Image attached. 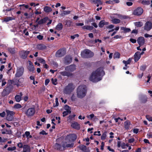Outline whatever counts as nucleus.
I'll list each match as a JSON object with an SVG mask.
<instances>
[{"mask_svg":"<svg viewBox=\"0 0 152 152\" xmlns=\"http://www.w3.org/2000/svg\"><path fill=\"white\" fill-rule=\"evenodd\" d=\"M104 75L103 67H100L92 72L90 77L89 80L94 82H97L102 80Z\"/></svg>","mask_w":152,"mask_h":152,"instance_id":"obj_1","label":"nucleus"},{"mask_svg":"<svg viewBox=\"0 0 152 152\" xmlns=\"http://www.w3.org/2000/svg\"><path fill=\"white\" fill-rule=\"evenodd\" d=\"M77 138V136L75 134H71L67 136L65 140L61 143L62 147L64 148L72 147L74 145L73 142Z\"/></svg>","mask_w":152,"mask_h":152,"instance_id":"obj_2","label":"nucleus"},{"mask_svg":"<svg viewBox=\"0 0 152 152\" xmlns=\"http://www.w3.org/2000/svg\"><path fill=\"white\" fill-rule=\"evenodd\" d=\"M86 88L85 85L79 86L77 90V97L79 98H82L84 97L86 93Z\"/></svg>","mask_w":152,"mask_h":152,"instance_id":"obj_3","label":"nucleus"},{"mask_svg":"<svg viewBox=\"0 0 152 152\" xmlns=\"http://www.w3.org/2000/svg\"><path fill=\"white\" fill-rule=\"evenodd\" d=\"M75 86L72 83H69L65 86L63 89V93L66 94H70L75 88Z\"/></svg>","mask_w":152,"mask_h":152,"instance_id":"obj_4","label":"nucleus"},{"mask_svg":"<svg viewBox=\"0 0 152 152\" xmlns=\"http://www.w3.org/2000/svg\"><path fill=\"white\" fill-rule=\"evenodd\" d=\"M6 119L8 121H12L14 120V116L15 113L8 109H6Z\"/></svg>","mask_w":152,"mask_h":152,"instance_id":"obj_5","label":"nucleus"},{"mask_svg":"<svg viewBox=\"0 0 152 152\" xmlns=\"http://www.w3.org/2000/svg\"><path fill=\"white\" fill-rule=\"evenodd\" d=\"M93 52L90 50L86 49L83 51L81 53V56L84 58H90L94 56Z\"/></svg>","mask_w":152,"mask_h":152,"instance_id":"obj_6","label":"nucleus"},{"mask_svg":"<svg viewBox=\"0 0 152 152\" xmlns=\"http://www.w3.org/2000/svg\"><path fill=\"white\" fill-rule=\"evenodd\" d=\"M24 72V68L23 66L18 67L15 74L16 77H20L22 76Z\"/></svg>","mask_w":152,"mask_h":152,"instance_id":"obj_7","label":"nucleus"},{"mask_svg":"<svg viewBox=\"0 0 152 152\" xmlns=\"http://www.w3.org/2000/svg\"><path fill=\"white\" fill-rule=\"evenodd\" d=\"M66 53V50L64 48H62L58 50L56 53V56L59 57L64 56Z\"/></svg>","mask_w":152,"mask_h":152,"instance_id":"obj_8","label":"nucleus"},{"mask_svg":"<svg viewBox=\"0 0 152 152\" xmlns=\"http://www.w3.org/2000/svg\"><path fill=\"white\" fill-rule=\"evenodd\" d=\"M143 12V9L141 7H138L134 10L133 14L134 15L140 16L141 15Z\"/></svg>","mask_w":152,"mask_h":152,"instance_id":"obj_9","label":"nucleus"},{"mask_svg":"<svg viewBox=\"0 0 152 152\" xmlns=\"http://www.w3.org/2000/svg\"><path fill=\"white\" fill-rule=\"evenodd\" d=\"M30 51L27 50H23L20 53V56L23 59H26L29 54Z\"/></svg>","mask_w":152,"mask_h":152,"instance_id":"obj_10","label":"nucleus"},{"mask_svg":"<svg viewBox=\"0 0 152 152\" xmlns=\"http://www.w3.org/2000/svg\"><path fill=\"white\" fill-rule=\"evenodd\" d=\"M35 113V109L34 108H29L26 111V114L28 116H33Z\"/></svg>","mask_w":152,"mask_h":152,"instance_id":"obj_11","label":"nucleus"},{"mask_svg":"<svg viewBox=\"0 0 152 152\" xmlns=\"http://www.w3.org/2000/svg\"><path fill=\"white\" fill-rule=\"evenodd\" d=\"M152 28V23L151 22H147L145 25L144 29L145 30L149 31Z\"/></svg>","mask_w":152,"mask_h":152,"instance_id":"obj_12","label":"nucleus"},{"mask_svg":"<svg viewBox=\"0 0 152 152\" xmlns=\"http://www.w3.org/2000/svg\"><path fill=\"white\" fill-rule=\"evenodd\" d=\"M76 69V66L74 65H71L67 66L65 68L66 71L69 72H72L75 70Z\"/></svg>","mask_w":152,"mask_h":152,"instance_id":"obj_13","label":"nucleus"},{"mask_svg":"<svg viewBox=\"0 0 152 152\" xmlns=\"http://www.w3.org/2000/svg\"><path fill=\"white\" fill-rule=\"evenodd\" d=\"M137 42L140 46L143 45L145 43V39L143 37H140L137 39Z\"/></svg>","mask_w":152,"mask_h":152,"instance_id":"obj_14","label":"nucleus"},{"mask_svg":"<svg viewBox=\"0 0 152 152\" xmlns=\"http://www.w3.org/2000/svg\"><path fill=\"white\" fill-rule=\"evenodd\" d=\"M71 126L73 128L78 130L80 128V125L76 122L72 123Z\"/></svg>","mask_w":152,"mask_h":152,"instance_id":"obj_15","label":"nucleus"},{"mask_svg":"<svg viewBox=\"0 0 152 152\" xmlns=\"http://www.w3.org/2000/svg\"><path fill=\"white\" fill-rule=\"evenodd\" d=\"M23 96L22 93L20 92L18 95H16L15 98L16 101L17 102H19L21 100V97Z\"/></svg>","mask_w":152,"mask_h":152,"instance_id":"obj_16","label":"nucleus"},{"mask_svg":"<svg viewBox=\"0 0 152 152\" xmlns=\"http://www.w3.org/2000/svg\"><path fill=\"white\" fill-rule=\"evenodd\" d=\"M29 65L28 68L30 72H33L34 70V67L32 63L30 61H28Z\"/></svg>","mask_w":152,"mask_h":152,"instance_id":"obj_17","label":"nucleus"},{"mask_svg":"<svg viewBox=\"0 0 152 152\" xmlns=\"http://www.w3.org/2000/svg\"><path fill=\"white\" fill-rule=\"evenodd\" d=\"M23 152H30V147L27 145H23Z\"/></svg>","mask_w":152,"mask_h":152,"instance_id":"obj_18","label":"nucleus"},{"mask_svg":"<svg viewBox=\"0 0 152 152\" xmlns=\"http://www.w3.org/2000/svg\"><path fill=\"white\" fill-rule=\"evenodd\" d=\"M72 60V58L69 56H66L65 58V62L67 64L70 63Z\"/></svg>","mask_w":152,"mask_h":152,"instance_id":"obj_19","label":"nucleus"},{"mask_svg":"<svg viewBox=\"0 0 152 152\" xmlns=\"http://www.w3.org/2000/svg\"><path fill=\"white\" fill-rule=\"evenodd\" d=\"M109 22H106L104 20H103L101 21L99 24V26L100 28L103 27L105 25H108Z\"/></svg>","mask_w":152,"mask_h":152,"instance_id":"obj_20","label":"nucleus"},{"mask_svg":"<svg viewBox=\"0 0 152 152\" xmlns=\"http://www.w3.org/2000/svg\"><path fill=\"white\" fill-rule=\"evenodd\" d=\"M134 61L137 62L140 58V52H136L134 55Z\"/></svg>","mask_w":152,"mask_h":152,"instance_id":"obj_21","label":"nucleus"},{"mask_svg":"<svg viewBox=\"0 0 152 152\" xmlns=\"http://www.w3.org/2000/svg\"><path fill=\"white\" fill-rule=\"evenodd\" d=\"M12 84V81L11 80H9L7 83V87L4 90L3 92V93L4 94L5 92H6L7 90V88L9 87H10L11 86V85Z\"/></svg>","mask_w":152,"mask_h":152,"instance_id":"obj_22","label":"nucleus"},{"mask_svg":"<svg viewBox=\"0 0 152 152\" xmlns=\"http://www.w3.org/2000/svg\"><path fill=\"white\" fill-rule=\"evenodd\" d=\"M37 49L39 50H43L45 49L46 47L43 44H40L37 45Z\"/></svg>","mask_w":152,"mask_h":152,"instance_id":"obj_23","label":"nucleus"},{"mask_svg":"<svg viewBox=\"0 0 152 152\" xmlns=\"http://www.w3.org/2000/svg\"><path fill=\"white\" fill-rule=\"evenodd\" d=\"M60 73L63 76H67L68 77L72 75V74L66 71L60 72Z\"/></svg>","mask_w":152,"mask_h":152,"instance_id":"obj_24","label":"nucleus"},{"mask_svg":"<svg viewBox=\"0 0 152 152\" xmlns=\"http://www.w3.org/2000/svg\"><path fill=\"white\" fill-rule=\"evenodd\" d=\"M1 133L3 134H10L11 133V131L10 129H4L1 130Z\"/></svg>","mask_w":152,"mask_h":152,"instance_id":"obj_25","label":"nucleus"},{"mask_svg":"<svg viewBox=\"0 0 152 152\" xmlns=\"http://www.w3.org/2000/svg\"><path fill=\"white\" fill-rule=\"evenodd\" d=\"M43 10L46 13H49L52 11V9L50 7L47 6L44 7Z\"/></svg>","mask_w":152,"mask_h":152,"instance_id":"obj_26","label":"nucleus"},{"mask_svg":"<svg viewBox=\"0 0 152 152\" xmlns=\"http://www.w3.org/2000/svg\"><path fill=\"white\" fill-rule=\"evenodd\" d=\"M82 28L83 29H86L91 31L93 29V27L89 26H83L82 27Z\"/></svg>","mask_w":152,"mask_h":152,"instance_id":"obj_27","label":"nucleus"},{"mask_svg":"<svg viewBox=\"0 0 152 152\" xmlns=\"http://www.w3.org/2000/svg\"><path fill=\"white\" fill-rule=\"evenodd\" d=\"M62 28L63 25L61 23H59L56 27V29L58 31L61 30Z\"/></svg>","mask_w":152,"mask_h":152,"instance_id":"obj_28","label":"nucleus"},{"mask_svg":"<svg viewBox=\"0 0 152 152\" xmlns=\"http://www.w3.org/2000/svg\"><path fill=\"white\" fill-rule=\"evenodd\" d=\"M134 25L137 27H140L143 25V23L141 22H136L134 23Z\"/></svg>","mask_w":152,"mask_h":152,"instance_id":"obj_29","label":"nucleus"},{"mask_svg":"<svg viewBox=\"0 0 152 152\" xmlns=\"http://www.w3.org/2000/svg\"><path fill=\"white\" fill-rule=\"evenodd\" d=\"M121 30H123L124 31V32H130L131 31V29L128 28H126V27H121Z\"/></svg>","mask_w":152,"mask_h":152,"instance_id":"obj_30","label":"nucleus"},{"mask_svg":"<svg viewBox=\"0 0 152 152\" xmlns=\"http://www.w3.org/2000/svg\"><path fill=\"white\" fill-rule=\"evenodd\" d=\"M130 123L129 121H126L124 122L125 128L126 129H128L129 126L130 125Z\"/></svg>","mask_w":152,"mask_h":152,"instance_id":"obj_31","label":"nucleus"},{"mask_svg":"<svg viewBox=\"0 0 152 152\" xmlns=\"http://www.w3.org/2000/svg\"><path fill=\"white\" fill-rule=\"evenodd\" d=\"M112 22L114 24H118L120 23V20L119 19L115 18L112 19Z\"/></svg>","mask_w":152,"mask_h":152,"instance_id":"obj_32","label":"nucleus"},{"mask_svg":"<svg viewBox=\"0 0 152 152\" xmlns=\"http://www.w3.org/2000/svg\"><path fill=\"white\" fill-rule=\"evenodd\" d=\"M114 15H116L117 17L120 19H126V16L125 15H123L119 14H114Z\"/></svg>","mask_w":152,"mask_h":152,"instance_id":"obj_33","label":"nucleus"},{"mask_svg":"<svg viewBox=\"0 0 152 152\" xmlns=\"http://www.w3.org/2000/svg\"><path fill=\"white\" fill-rule=\"evenodd\" d=\"M70 11H64L61 13V15L62 16H64L66 15L69 14L70 13Z\"/></svg>","mask_w":152,"mask_h":152,"instance_id":"obj_34","label":"nucleus"},{"mask_svg":"<svg viewBox=\"0 0 152 152\" xmlns=\"http://www.w3.org/2000/svg\"><path fill=\"white\" fill-rule=\"evenodd\" d=\"M14 19L12 17H7L4 19V21L6 22H7L9 21L12 20Z\"/></svg>","mask_w":152,"mask_h":152,"instance_id":"obj_35","label":"nucleus"},{"mask_svg":"<svg viewBox=\"0 0 152 152\" xmlns=\"http://www.w3.org/2000/svg\"><path fill=\"white\" fill-rule=\"evenodd\" d=\"M65 22V25H66L67 27H70L71 23H72V21L69 20H66Z\"/></svg>","mask_w":152,"mask_h":152,"instance_id":"obj_36","label":"nucleus"},{"mask_svg":"<svg viewBox=\"0 0 152 152\" xmlns=\"http://www.w3.org/2000/svg\"><path fill=\"white\" fill-rule=\"evenodd\" d=\"M120 54L118 52H115L114 54L113 58H120Z\"/></svg>","mask_w":152,"mask_h":152,"instance_id":"obj_37","label":"nucleus"},{"mask_svg":"<svg viewBox=\"0 0 152 152\" xmlns=\"http://www.w3.org/2000/svg\"><path fill=\"white\" fill-rule=\"evenodd\" d=\"M132 59L131 58H129L127 61L123 60V63L124 64H129L131 62Z\"/></svg>","mask_w":152,"mask_h":152,"instance_id":"obj_38","label":"nucleus"},{"mask_svg":"<svg viewBox=\"0 0 152 152\" xmlns=\"http://www.w3.org/2000/svg\"><path fill=\"white\" fill-rule=\"evenodd\" d=\"M71 112L69 110H66L64 111L63 113V116L64 117L67 115L68 114L70 113Z\"/></svg>","mask_w":152,"mask_h":152,"instance_id":"obj_39","label":"nucleus"},{"mask_svg":"<svg viewBox=\"0 0 152 152\" xmlns=\"http://www.w3.org/2000/svg\"><path fill=\"white\" fill-rule=\"evenodd\" d=\"M25 134L28 139L31 138L32 136L30 135V133L29 132L26 131L25 132Z\"/></svg>","mask_w":152,"mask_h":152,"instance_id":"obj_40","label":"nucleus"},{"mask_svg":"<svg viewBox=\"0 0 152 152\" xmlns=\"http://www.w3.org/2000/svg\"><path fill=\"white\" fill-rule=\"evenodd\" d=\"M51 81L52 83L55 85L57 84V80L56 78H52Z\"/></svg>","mask_w":152,"mask_h":152,"instance_id":"obj_41","label":"nucleus"},{"mask_svg":"<svg viewBox=\"0 0 152 152\" xmlns=\"http://www.w3.org/2000/svg\"><path fill=\"white\" fill-rule=\"evenodd\" d=\"M142 4L144 5H148L150 3V1H143L141 2Z\"/></svg>","mask_w":152,"mask_h":152,"instance_id":"obj_42","label":"nucleus"},{"mask_svg":"<svg viewBox=\"0 0 152 152\" xmlns=\"http://www.w3.org/2000/svg\"><path fill=\"white\" fill-rule=\"evenodd\" d=\"M6 79L4 78L2 79L1 81L2 82L1 86H5L7 83Z\"/></svg>","mask_w":152,"mask_h":152,"instance_id":"obj_43","label":"nucleus"},{"mask_svg":"<svg viewBox=\"0 0 152 152\" xmlns=\"http://www.w3.org/2000/svg\"><path fill=\"white\" fill-rule=\"evenodd\" d=\"M80 150L83 151H85L86 149V147L83 145H81L80 146Z\"/></svg>","mask_w":152,"mask_h":152,"instance_id":"obj_44","label":"nucleus"},{"mask_svg":"<svg viewBox=\"0 0 152 152\" xmlns=\"http://www.w3.org/2000/svg\"><path fill=\"white\" fill-rule=\"evenodd\" d=\"M16 148L15 146L13 147H9L7 149L8 151H13L16 149Z\"/></svg>","mask_w":152,"mask_h":152,"instance_id":"obj_45","label":"nucleus"},{"mask_svg":"<svg viewBox=\"0 0 152 152\" xmlns=\"http://www.w3.org/2000/svg\"><path fill=\"white\" fill-rule=\"evenodd\" d=\"M21 105L19 104H16L15 105L14 107L15 109H19L21 108Z\"/></svg>","mask_w":152,"mask_h":152,"instance_id":"obj_46","label":"nucleus"},{"mask_svg":"<svg viewBox=\"0 0 152 152\" xmlns=\"http://www.w3.org/2000/svg\"><path fill=\"white\" fill-rule=\"evenodd\" d=\"M38 61L40 63L43 64H45L46 62L45 61L44 59L42 58H39Z\"/></svg>","mask_w":152,"mask_h":152,"instance_id":"obj_47","label":"nucleus"},{"mask_svg":"<svg viewBox=\"0 0 152 152\" xmlns=\"http://www.w3.org/2000/svg\"><path fill=\"white\" fill-rule=\"evenodd\" d=\"M106 132H104L102 135L101 137V139L102 140H104L106 139Z\"/></svg>","mask_w":152,"mask_h":152,"instance_id":"obj_48","label":"nucleus"},{"mask_svg":"<svg viewBox=\"0 0 152 152\" xmlns=\"http://www.w3.org/2000/svg\"><path fill=\"white\" fill-rule=\"evenodd\" d=\"M17 146L19 148H23V145L21 142H19L18 143Z\"/></svg>","mask_w":152,"mask_h":152,"instance_id":"obj_49","label":"nucleus"},{"mask_svg":"<svg viewBox=\"0 0 152 152\" xmlns=\"http://www.w3.org/2000/svg\"><path fill=\"white\" fill-rule=\"evenodd\" d=\"M146 118L149 121H152V116H151L149 115H146Z\"/></svg>","mask_w":152,"mask_h":152,"instance_id":"obj_50","label":"nucleus"},{"mask_svg":"<svg viewBox=\"0 0 152 152\" xmlns=\"http://www.w3.org/2000/svg\"><path fill=\"white\" fill-rule=\"evenodd\" d=\"M55 102H56V104L55 105L54 104L53 106L54 107H56V106H58L59 104V103L58 102V99L57 98H56L55 99Z\"/></svg>","mask_w":152,"mask_h":152,"instance_id":"obj_51","label":"nucleus"},{"mask_svg":"<svg viewBox=\"0 0 152 152\" xmlns=\"http://www.w3.org/2000/svg\"><path fill=\"white\" fill-rule=\"evenodd\" d=\"M6 115V113L4 111H3L2 112L0 113V116L1 117H4Z\"/></svg>","mask_w":152,"mask_h":152,"instance_id":"obj_52","label":"nucleus"},{"mask_svg":"<svg viewBox=\"0 0 152 152\" xmlns=\"http://www.w3.org/2000/svg\"><path fill=\"white\" fill-rule=\"evenodd\" d=\"M37 37L39 40H41L43 39V36L39 34L37 36Z\"/></svg>","mask_w":152,"mask_h":152,"instance_id":"obj_53","label":"nucleus"},{"mask_svg":"<svg viewBox=\"0 0 152 152\" xmlns=\"http://www.w3.org/2000/svg\"><path fill=\"white\" fill-rule=\"evenodd\" d=\"M146 68V66L145 65H143L140 67V69L142 71H144Z\"/></svg>","mask_w":152,"mask_h":152,"instance_id":"obj_54","label":"nucleus"},{"mask_svg":"<svg viewBox=\"0 0 152 152\" xmlns=\"http://www.w3.org/2000/svg\"><path fill=\"white\" fill-rule=\"evenodd\" d=\"M147 137L148 138H152V133L151 132H149L147 134Z\"/></svg>","mask_w":152,"mask_h":152,"instance_id":"obj_55","label":"nucleus"},{"mask_svg":"<svg viewBox=\"0 0 152 152\" xmlns=\"http://www.w3.org/2000/svg\"><path fill=\"white\" fill-rule=\"evenodd\" d=\"M94 135H98L100 136L101 135L100 132V131H98L97 132H94Z\"/></svg>","mask_w":152,"mask_h":152,"instance_id":"obj_56","label":"nucleus"},{"mask_svg":"<svg viewBox=\"0 0 152 152\" xmlns=\"http://www.w3.org/2000/svg\"><path fill=\"white\" fill-rule=\"evenodd\" d=\"M114 26L113 25H110L107 26L106 28L109 29H112L114 28Z\"/></svg>","mask_w":152,"mask_h":152,"instance_id":"obj_57","label":"nucleus"},{"mask_svg":"<svg viewBox=\"0 0 152 152\" xmlns=\"http://www.w3.org/2000/svg\"><path fill=\"white\" fill-rule=\"evenodd\" d=\"M39 134H42L43 135H47L48 134V133H47L44 130H43L40 132Z\"/></svg>","mask_w":152,"mask_h":152,"instance_id":"obj_58","label":"nucleus"},{"mask_svg":"<svg viewBox=\"0 0 152 152\" xmlns=\"http://www.w3.org/2000/svg\"><path fill=\"white\" fill-rule=\"evenodd\" d=\"M9 51L12 53H14L15 52V51L13 48H10L9 49Z\"/></svg>","mask_w":152,"mask_h":152,"instance_id":"obj_59","label":"nucleus"},{"mask_svg":"<svg viewBox=\"0 0 152 152\" xmlns=\"http://www.w3.org/2000/svg\"><path fill=\"white\" fill-rule=\"evenodd\" d=\"M79 36V35L78 34H75L74 35H73V36H71V38L72 39H74L76 37H78Z\"/></svg>","mask_w":152,"mask_h":152,"instance_id":"obj_60","label":"nucleus"},{"mask_svg":"<svg viewBox=\"0 0 152 152\" xmlns=\"http://www.w3.org/2000/svg\"><path fill=\"white\" fill-rule=\"evenodd\" d=\"M134 141V138H132L129 139L128 140V142L129 143H131L133 142Z\"/></svg>","mask_w":152,"mask_h":152,"instance_id":"obj_61","label":"nucleus"},{"mask_svg":"<svg viewBox=\"0 0 152 152\" xmlns=\"http://www.w3.org/2000/svg\"><path fill=\"white\" fill-rule=\"evenodd\" d=\"M55 146L58 149H60L61 148V146L60 144L58 143H56L55 145Z\"/></svg>","mask_w":152,"mask_h":152,"instance_id":"obj_62","label":"nucleus"},{"mask_svg":"<svg viewBox=\"0 0 152 152\" xmlns=\"http://www.w3.org/2000/svg\"><path fill=\"white\" fill-rule=\"evenodd\" d=\"M64 109L66 110H71V108L68 105H66V106H65L64 107Z\"/></svg>","mask_w":152,"mask_h":152,"instance_id":"obj_63","label":"nucleus"},{"mask_svg":"<svg viewBox=\"0 0 152 152\" xmlns=\"http://www.w3.org/2000/svg\"><path fill=\"white\" fill-rule=\"evenodd\" d=\"M94 115L93 114H92L90 115H87V117L88 118H89V117H90L91 119H92L94 117Z\"/></svg>","mask_w":152,"mask_h":152,"instance_id":"obj_64","label":"nucleus"}]
</instances>
